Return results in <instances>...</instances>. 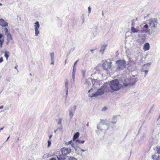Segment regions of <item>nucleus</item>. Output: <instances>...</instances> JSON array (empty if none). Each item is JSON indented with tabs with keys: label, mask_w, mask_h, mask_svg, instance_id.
<instances>
[{
	"label": "nucleus",
	"mask_w": 160,
	"mask_h": 160,
	"mask_svg": "<svg viewBox=\"0 0 160 160\" xmlns=\"http://www.w3.org/2000/svg\"><path fill=\"white\" fill-rule=\"evenodd\" d=\"M78 60H77L74 62V65H75L77 63V62H78Z\"/></svg>",
	"instance_id": "obj_31"
},
{
	"label": "nucleus",
	"mask_w": 160,
	"mask_h": 160,
	"mask_svg": "<svg viewBox=\"0 0 160 160\" xmlns=\"http://www.w3.org/2000/svg\"><path fill=\"white\" fill-rule=\"evenodd\" d=\"M116 63L118 64V68L119 70H122L126 68V62L125 60H118L116 61Z\"/></svg>",
	"instance_id": "obj_4"
},
{
	"label": "nucleus",
	"mask_w": 160,
	"mask_h": 160,
	"mask_svg": "<svg viewBox=\"0 0 160 160\" xmlns=\"http://www.w3.org/2000/svg\"><path fill=\"white\" fill-rule=\"evenodd\" d=\"M8 41V42H6V44H7V45H8V43H9V41Z\"/></svg>",
	"instance_id": "obj_35"
},
{
	"label": "nucleus",
	"mask_w": 160,
	"mask_h": 160,
	"mask_svg": "<svg viewBox=\"0 0 160 160\" xmlns=\"http://www.w3.org/2000/svg\"><path fill=\"white\" fill-rule=\"evenodd\" d=\"M30 76H31V75H32V74H31V73H30Z\"/></svg>",
	"instance_id": "obj_47"
},
{
	"label": "nucleus",
	"mask_w": 160,
	"mask_h": 160,
	"mask_svg": "<svg viewBox=\"0 0 160 160\" xmlns=\"http://www.w3.org/2000/svg\"><path fill=\"white\" fill-rule=\"evenodd\" d=\"M48 147H49L51 144V140H48Z\"/></svg>",
	"instance_id": "obj_20"
},
{
	"label": "nucleus",
	"mask_w": 160,
	"mask_h": 160,
	"mask_svg": "<svg viewBox=\"0 0 160 160\" xmlns=\"http://www.w3.org/2000/svg\"><path fill=\"white\" fill-rule=\"evenodd\" d=\"M8 22H5L3 19L2 18L0 19V26L3 27H5L8 26Z\"/></svg>",
	"instance_id": "obj_8"
},
{
	"label": "nucleus",
	"mask_w": 160,
	"mask_h": 160,
	"mask_svg": "<svg viewBox=\"0 0 160 160\" xmlns=\"http://www.w3.org/2000/svg\"><path fill=\"white\" fill-rule=\"evenodd\" d=\"M68 160H78L77 159L74 157H70L68 158Z\"/></svg>",
	"instance_id": "obj_15"
},
{
	"label": "nucleus",
	"mask_w": 160,
	"mask_h": 160,
	"mask_svg": "<svg viewBox=\"0 0 160 160\" xmlns=\"http://www.w3.org/2000/svg\"><path fill=\"white\" fill-rule=\"evenodd\" d=\"M82 151H84V150H82Z\"/></svg>",
	"instance_id": "obj_48"
},
{
	"label": "nucleus",
	"mask_w": 160,
	"mask_h": 160,
	"mask_svg": "<svg viewBox=\"0 0 160 160\" xmlns=\"http://www.w3.org/2000/svg\"><path fill=\"white\" fill-rule=\"evenodd\" d=\"M8 37L7 38V40L8 41H10V40H11L12 39V37H11V34H9L7 36Z\"/></svg>",
	"instance_id": "obj_16"
},
{
	"label": "nucleus",
	"mask_w": 160,
	"mask_h": 160,
	"mask_svg": "<svg viewBox=\"0 0 160 160\" xmlns=\"http://www.w3.org/2000/svg\"><path fill=\"white\" fill-rule=\"evenodd\" d=\"M94 50H91V51L92 52H93V51Z\"/></svg>",
	"instance_id": "obj_40"
},
{
	"label": "nucleus",
	"mask_w": 160,
	"mask_h": 160,
	"mask_svg": "<svg viewBox=\"0 0 160 160\" xmlns=\"http://www.w3.org/2000/svg\"><path fill=\"white\" fill-rule=\"evenodd\" d=\"M65 144L67 146L69 144H71L72 147H74V143L72 142V140H71L68 142H65Z\"/></svg>",
	"instance_id": "obj_10"
},
{
	"label": "nucleus",
	"mask_w": 160,
	"mask_h": 160,
	"mask_svg": "<svg viewBox=\"0 0 160 160\" xmlns=\"http://www.w3.org/2000/svg\"><path fill=\"white\" fill-rule=\"evenodd\" d=\"M3 30H4L5 33H6V32H8V29L6 28H3Z\"/></svg>",
	"instance_id": "obj_21"
},
{
	"label": "nucleus",
	"mask_w": 160,
	"mask_h": 160,
	"mask_svg": "<svg viewBox=\"0 0 160 160\" xmlns=\"http://www.w3.org/2000/svg\"><path fill=\"white\" fill-rule=\"evenodd\" d=\"M4 53L5 54V57L6 58V60H8V58L9 56L10 52L8 51H5V52H4Z\"/></svg>",
	"instance_id": "obj_12"
},
{
	"label": "nucleus",
	"mask_w": 160,
	"mask_h": 160,
	"mask_svg": "<svg viewBox=\"0 0 160 160\" xmlns=\"http://www.w3.org/2000/svg\"><path fill=\"white\" fill-rule=\"evenodd\" d=\"M3 107H4L3 105H2V106H0V109L2 108H3Z\"/></svg>",
	"instance_id": "obj_30"
},
{
	"label": "nucleus",
	"mask_w": 160,
	"mask_h": 160,
	"mask_svg": "<svg viewBox=\"0 0 160 160\" xmlns=\"http://www.w3.org/2000/svg\"><path fill=\"white\" fill-rule=\"evenodd\" d=\"M68 90H67V91H66V94H68Z\"/></svg>",
	"instance_id": "obj_41"
},
{
	"label": "nucleus",
	"mask_w": 160,
	"mask_h": 160,
	"mask_svg": "<svg viewBox=\"0 0 160 160\" xmlns=\"http://www.w3.org/2000/svg\"><path fill=\"white\" fill-rule=\"evenodd\" d=\"M2 34L0 33V38H2Z\"/></svg>",
	"instance_id": "obj_33"
},
{
	"label": "nucleus",
	"mask_w": 160,
	"mask_h": 160,
	"mask_svg": "<svg viewBox=\"0 0 160 160\" xmlns=\"http://www.w3.org/2000/svg\"><path fill=\"white\" fill-rule=\"evenodd\" d=\"M79 133L78 132H77L74 135L73 140L74 141L79 136Z\"/></svg>",
	"instance_id": "obj_13"
},
{
	"label": "nucleus",
	"mask_w": 160,
	"mask_h": 160,
	"mask_svg": "<svg viewBox=\"0 0 160 160\" xmlns=\"http://www.w3.org/2000/svg\"><path fill=\"white\" fill-rule=\"evenodd\" d=\"M90 91V90H89V91H88V92H89Z\"/></svg>",
	"instance_id": "obj_49"
},
{
	"label": "nucleus",
	"mask_w": 160,
	"mask_h": 160,
	"mask_svg": "<svg viewBox=\"0 0 160 160\" xmlns=\"http://www.w3.org/2000/svg\"><path fill=\"white\" fill-rule=\"evenodd\" d=\"M112 62H108L107 61H105L102 64V67L103 69L108 70L110 69L111 67V64Z\"/></svg>",
	"instance_id": "obj_5"
},
{
	"label": "nucleus",
	"mask_w": 160,
	"mask_h": 160,
	"mask_svg": "<svg viewBox=\"0 0 160 160\" xmlns=\"http://www.w3.org/2000/svg\"><path fill=\"white\" fill-rule=\"evenodd\" d=\"M77 142H78L79 143H83L84 142V140H78L76 141Z\"/></svg>",
	"instance_id": "obj_18"
},
{
	"label": "nucleus",
	"mask_w": 160,
	"mask_h": 160,
	"mask_svg": "<svg viewBox=\"0 0 160 160\" xmlns=\"http://www.w3.org/2000/svg\"><path fill=\"white\" fill-rule=\"evenodd\" d=\"M150 45L148 43H146L144 45L143 49L144 51H148L149 49Z\"/></svg>",
	"instance_id": "obj_9"
},
{
	"label": "nucleus",
	"mask_w": 160,
	"mask_h": 160,
	"mask_svg": "<svg viewBox=\"0 0 160 160\" xmlns=\"http://www.w3.org/2000/svg\"><path fill=\"white\" fill-rule=\"evenodd\" d=\"M146 64L147 65H148L150 66L151 64V63H147Z\"/></svg>",
	"instance_id": "obj_32"
},
{
	"label": "nucleus",
	"mask_w": 160,
	"mask_h": 160,
	"mask_svg": "<svg viewBox=\"0 0 160 160\" xmlns=\"http://www.w3.org/2000/svg\"><path fill=\"white\" fill-rule=\"evenodd\" d=\"M57 158L58 160H66V158L63 155H60Z\"/></svg>",
	"instance_id": "obj_11"
},
{
	"label": "nucleus",
	"mask_w": 160,
	"mask_h": 160,
	"mask_svg": "<svg viewBox=\"0 0 160 160\" xmlns=\"http://www.w3.org/2000/svg\"><path fill=\"white\" fill-rule=\"evenodd\" d=\"M148 72V71H146H146H145V73H147Z\"/></svg>",
	"instance_id": "obj_39"
},
{
	"label": "nucleus",
	"mask_w": 160,
	"mask_h": 160,
	"mask_svg": "<svg viewBox=\"0 0 160 160\" xmlns=\"http://www.w3.org/2000/svg\"><path fill=\"white\" fill-rule=\"evenodd\" d=\"M67 84H68V83H67L66 82V83H65V85H66L67 86Z\"/></svg>",
	"instance_id": "obj_43"
},
{
	"label": "nucleus",
	"mask_w": 160,
	"mask_h": 160,
	"mask_svg": "<svg viewBox=\"0 0 160 160\" xmlns=\"http://www.w3.org/2000/svg\"><path fill=\"white\" fill-rule=\"evenodd\" d=\"M9 34H10V33L8 32L5 33V34L7 36Z\"/></svg>",
	"instance_id": "obj_26"
},
{
	"label": "nucleus",
	"mask_w": 160,
	"mask_h": 160,
	"mask_svg": "<svg viewBox=\"0 0 160 160\" xmlns=\"http://www.w3.org/2000/svg\"><path fill=\"white\" fill-rule=\"evenodd\" d=\"M35 35L36 36L38 35L39 33V32L38 30V29L40 25L39 22H36L35 23Z\"/></svg>",
	"instance_id": "obj_7"
},
{
	"label": "nucleus",
	"mask_w": 160,
	"mask_h": 160,
	"mask_svg": "<svg viewBox=\"0 0 160 160\" xmlns=\"http://www.w3.org/2000/svg\"><path fill=\"white\" fill-rule=\"evenodd\" d=\"M2 4L0 3V6H2Z\"/></svg>",
	"instance_id": "obj_45"
},
{
	"label": "nucleus",
	"mask_w": 160,
	"mask_h": 160,
	"mask_svg": "<svg viewBox=\"0 0 160 160\" xmlns=\"http://www.w3.org/2000/svg\"><path fill=\"white\" fill-rule=\"evenodd\" d=\"M103 121H104V120H102L101 121V122H103Z\"/></svg>",
	"instance_id": "obj_42"
},
{
	"label": "nucleus",
	"mask_w": 160,
	"mask_h": 160,
	"mask_svg": "<svg viewBox=\"0 0 160 160\" xmlns=\"http://www.w3.org/2000/svg\"><path fill=\"white\" fill-rule=\"evenodd\" d=\"M144 28H148V25L147 24L145 25L144 26Z\"/></svg>",
	"instance_id": "obj_24"
},
{
	"label": "nucleus",
	"mask_w": 160,
	"mask_h": 160,
	"mask_svg": "<svg viewBox=\"0 0 160 160\" xmlns=\"http://www.w3.org/2000/svg\"><path fill=\"white\" fill-rule=\"evenodd\" d=\"M52 135L49 136V137L50 139L51 138V137H52Z\"/></svg>",
	"instance_id": "obj_37"
},
{
	"label": "nucleus",
	"mask_w": 160,
	"mask_h": 160,
	"mask_svg": "<svg viewBox=\"0 0 160 160\" xmlns=\"http://www.w3.org/2000/svg\"><path fill=\"white\" fill-rule=\"evenodd\" d=\"M73 114L72 113V112H70V116H71V117H72V116H73Z\"/></svg>",
	"instance_id": "obj_29"
},
{
	"label": "nucleus",
	"mask_w": 160,
	"mask_h": 160,
	"mask_svg": "<svg viewBox=\"0 0 160 160\" xmlns=\"http://www.w3.org/2000/svg\"><path fill=\"white\" fill-rule=\"evenodd\" d=\"M156 155H152V158H153V159H154V158H155V157H156Z\"/></svg>",
	"instance_id": "obj_27"
},
{
	"label": "nucleus",
	"mask_w": 160,
	"mask_h": 160,
	"mask_svg": "<svg viewBox=\"0 0 160 160\" xmlns=\"http://www.w3.org/2000/svg\"><path fill=\"white\" fill-rule=\"evenodd\" d=\"M17 67H18V65H17V66H15V69H17Z\"/></svg>",
	"instance_id": "obj_36"
},
{
	"label": "nucleus",
	"mask_w": 160,
	"mask_h": 160,
	"mask_svg": "<svg viewBox=\"0 0 160 160\" xmlns=\"http://www.w3.org/2000/svg\"><path fill=\"white\" fill-rule=\"evenodd\" d=\"M75 65H74L73 66V71H74V68H75Z\"/></svg>",
	"instance_id": "obj_44"
},
{
	"label": "nucleus",
	"mask_w": 160,
	"mask_h": 160,
	"mask_svg": "<svg viewBox=\"0 0 160 160\" xmlns=\"http://www.w3.org/2000/svg\"><path fill=\"white\" fill-rule=\"evenodd\" d=\"M50 160H56V159L55 158H53L50 159Z\"/></svg>",
	"instance_id": "obj_28"
},
{
	"label": "nucleus",
	"mask_w": 160,
	"mask_h": 160,
	"mask_svg": "<svg viewBox=\"0 0 160 160\" xmlns=\"http://www.w3.org/2000/svg\"><path fill=\"white\" fill-rule=\"evenodd\" d=\"M136 81L134 78H126L123 82V83L125 86H130L135 84Z\"/></svg>",
	"instance_id": "obj_3"
},
{
	"label": "nucleus",
	"mask_w": 160,
	"mask_h": 160,
	"mask_svg": "<svg viewBox=\"0 0 160 160\" xmlns=\"http://www.w3.org/2000/svg\"><path fill=\"white\" fill-rule=\"evenodd\" d=\"M107 46V45H103L102 46L101 48L103 50V51H104V50L105 49L106 47Z\"/></svg>",
	"instance_id": "obj_17"
},
{
	"label": "nucleus",
	"mask_w": 160,
	"mask_h": 160,
	"mask_svg": "<svg viewBox=\"0 0 160 160\" xmlns=\"http://www.w3.org/2000/svg\"><path fill=\"white\" fill-rule=\"evenodd\" d=\"M110 85L111 89L113 91L119 90L122 86V85L119 83V81L117 79L111 81Z\"/></svg>",
	"instance_id": "obj_1"
},
{
	"label": "nucleus",
	"mask_w": 160,
	"mask_h": 160,
	"mask_svg": "<svg viewBox=\"0 0 160 160\" xmlns=\"http://www.w3.org/2000/svg\"><path fill=\"white\" fill-rule=\"evenodd\" d=\"M108 89L106 88H101L98 89V91L94 94H93L91 96V97H97L99 95H101L105 92H111Z\"/></svg>",
	"instance_id": "obj_2"
},
{
	"label": "nucleus",
	"mask_w": 160,
	"mask_h": 160,
	"mask_svg": "<svg viewBox=\"0 0 160 160\" xmlns=\"http://www.w3.org/2000/svg\"><path fill=\"white\" fill-rule=\"evenodd\" d=\"M9 138H10V136H9V137H8V138H7V141H8V140L9 139Z\"/></svg>",
	"instance_id": "obj_38"
},
{
	"label": "nucleus",
	"mask_w": 160,
	"mask_h": 160,
	"mask_svg": "<svg viewBox=\"0 0 160 160\" xmlns=\"http://www.w3.org/2000/svg\"><path fill=\"white\" fill-rule=\"evenodd\" d=\"M66 61H67V60H65V64H66Z\"/></svg>",
	"instance_id": "obj_46"
},
{
	"label": "nucleus",
	"mask_w": 160,
	"mask_h": 160,
	"mask_svg": "<svg viewBox=\"0 0 160 160\" xmlns=\"http://www.w3.org/2000/svg\"><path fill=\"white\" fill-rule=\"evenodd\" d=\"M4 128V127L0 129V132H1V131Z\"/></svg>",
	"instance_id": "obj_34"
},
{
	"label": "nucleus",
	"mask_w": 160,
	"mask_h": 160,
	"mask_svg": "<svg viewBox=\"0 0 160 160\" xmlns=\"http://www.w3.org/2000/svg\"><path fill=\"white\" fill-rule=\"evenodd\" d=\"M3 61V59L2 57H1L0 58V63L2 62Z\"/></svg>",
	"instance_id": "obj_23"
},
{
	"label": "nucleus",
	"mask_w": 160,
	"mask_h": 160,
	"mask_svg": "<svg viewBox=\"0 0 160 160\" xmlns=\"http://www.w3.org/2000/svg\"><path fill=\"white\" fill-rule=\"evenodd\" d=\"M88 10L89 13H90L91 11V9L90 6H89L88 7Z\"/></svg>",
	"instance_id": "obj_22"
},
{
	"label": "nucleus",
	"mask_w": 160,
	"mask_h": 160,
	"mask_svg": "<svg viewBox=\"0 0 160 160\" xmlns=\"http://www.w3.org/2000/svg\"><path fill=\"white\" fill-rule=\"evenodd\" d=\"M131 30L132 32H138L139 30L138 29H136L134 27H132L131 28Z\"/></svg>",
	"instance_id": "obj_14"
},
{
	"label": "nucleus",
	"mask_w": 160,
	"mask_h": 160,
	"mask_svg": "<svg viewBox=\"0 0 160 160\" xmlns=\"http://www.w3.org/2000/svg\"><path fill=\"white\" fill-rule=\"evenodd\" d=\"M157 152L158 153L160 154V147L157 150Z\"/></svg>",
	"instance_id": "obj_25"
},
{
	"label": "nucleus",
	"mask_w": 160,
	"mask_h": 160,
	"mask_svg": "<svg viewBox=\"0 0 160 160\" xmlns=\"http://www.w3.org/2000/svg\"><path fill=\"white\" fill-rule=\"evenodd\" d=\"M3 41L0 39V47L2 48V47Z\"/></svg>",
	"instance_id": "obj_19"
},
{
	"label": "nucleus",
	"mask_w": 160,
	"mask_h": 160,
	"mask_svg": "<svg viewBox=\"0 0 160 160\" xmlns=\"http://www.w3.org/2000/svg\"><path fill=\"white\" fill-rule=\"evenodd\" d=\"M61 151L63 155H66L71 152V150L70 148H63L61 149Z\"/></svg>",
	"instance_id": "obj_6"
}]
</instances>
